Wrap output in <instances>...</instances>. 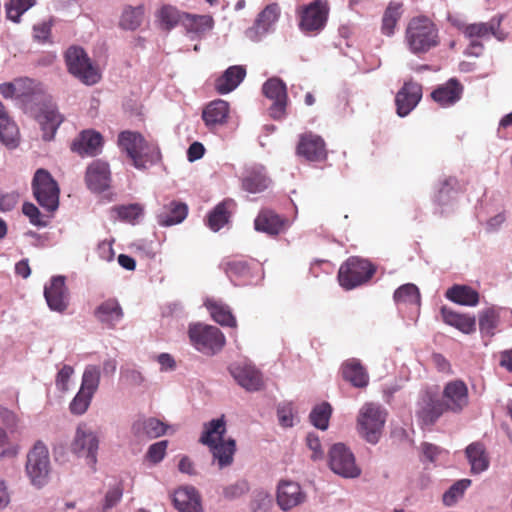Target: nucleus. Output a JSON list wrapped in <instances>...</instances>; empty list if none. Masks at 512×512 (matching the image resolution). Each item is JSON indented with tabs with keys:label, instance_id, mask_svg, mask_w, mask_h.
Instances as JSON below:
<instances>
[{
	"label": "nucleus",
	"instance_id": "bb28decb",
	"mask_svg": "<svg viewBox=\"0 0 512 512\" xmlns=\"http://www.w3.org/2000/svg\"><path fill=\"white\" fill-rule=\"evenodd\" d=\"M188 214V206L178 200H168L157 213V221L160 226L168 227L182 223Z\"/></svg>",
	"mask_w": 512,
	"mask_h": 512
},
{
	"label": "nucleus",
	"instance_id": "69168bd1",
	"mask_svg": "<svg viewBox=\"0 0 512 512\" xmlns=\"http://www.w3.org/2000/svg\"><path fill=\"white\" fill-rule=\"evenodd\" d=\"M19 200V194L16 192L3 193L0 191V211H11Z\"/></svg>",
	"mask_w": 512,
	"mask_h": 512
},
{
	"label": "nucleus",
	"instance_id": "338daca9",
	"mask_svg": "<svg viewBox=\"0 0 512 512\" xmlns=\"http://www.w3.org/2000/svg\"><path fill=\"white\" fill-rule=\"evenodd\" d=\"M306 442H307L308 448L313 452L312 456H311L312 459L313 460L322 459L324 452L322 450L319 437L315 434L310 433L307 435Z\"/></svg>",
	"mask_w": 512,
	"mask_h": 512
},
{
	"label": "nucleus",
	"instance_id": "72a5a7b5",
	"mask_svg": "<svg viewBox=\"0 0 512 512\" xmlns=\"http://www.w3.org/2000/svg\"><path fill=\"white\" fill-rule=\"evenodd\" d=\"M226 275L237 285L250 282L252 278L251 264L244 259H231L222 263Z\"/></svg>",
	"mask_w": 512,
	"mask_h": 512
},
{
	"label": "nucleus",
	"instance_id": "412c9836",
	"mask_svg": "<svg viewBox=\"0 0 512 512\" xmlns=\"http://www.w3.org/2000/svg\"><path fill=\"white\" fill-rule=\"evenodd\" d=\"M230 372L236 382L249 392L259 391L264 387L261 372L250 364L234 365Z\"/></svg>",
	"mask_w": 512,
	"mask_h": 512
},
{
	"label": "nucleus",
	"instance_id": "4468645a",
	"mask_svg": "<svg viewBox=\"0 0 512 512\" xmlns=\"http://www.w3.org/2000/svg\"><path fill=\"white\" fill-rule=\"evenodd\" d=\"M442 402L448 412L460 413L469 404L468 387L462 380L449 381L442 392Z\"/></svg>",
	"mask_w": 512,
	"mask_h": 512
},
{
	"label": "nucleus",
	"instance_id": "1a4fd4ad",
	"mask_svg": "<svg viewBox=\"0 0 512 512\" xmlns=\"http://www.w3.org/2000/svg\"><path fill=\"white\" fill-rule=\"evenodd\" d=\"M26 471L32 483L38 487L45 484L50 471L47 446L37 441L27 455Z\"/></svg>",
	"mask_w": 512,
	"mask_h": 512
},
{
	"label": "nucleus",
	"instance_id": "8fccbe9b",
	"mask_svg": "<svg viewBox=\"0 0 512 512\" xmlns=\"http://www.w3.org/2000/svg\"><path fill=\"white\" fill-rule=\"evenodd\" d=\"M144 8L143 6L128 7L124 10L121 17V26L125 29L135 30L138 28L143 20Z\"/></svg>",
	"mask_w": 512,
	"mask_h": 512
},
{
	"label": "nucleus",
	"instance_id": "ddd939ff",
	"mask_svg": "<svg viewBox=\"0 0 512 512\" xmlns=\"http://www.w3.org/2000/svg\"><path fill=\"white\" fill-rule=\"evenodd\" d=\"M98 444L99 440L94 432L87 429L85 425H79L71 443V450L77 455L85 456L88 465L94 468L97 462Z\"/></svg>",
	"mask_w": 512,
	"mask_h": 512
},
{
	"label": "nucleus",
	"instance_id": "f3484780",
	"mask_svg": "<svg viewBox=\"0 0 512 512\" xmlns=\"http://www.w3.org/2000/svg\"><path fill=\"white\" fill-rule=\"evenodd\" d=\"M305 500L301 486L291 480H281L277 485L276 501L283 511H289Z\"/></svg>",
	"mask_w": 512,
	"mask_h": 512
},
{
	"label": "nucleus",
	"instance_id": "a878e982",
	"mask_svg": "<svg viewBox=\"0 0 512 512\" xmlns=\"http://www.w3.org/2000/svg\"><path fill=\"white\" fill-rule=\"evenodd\" d=\"M287 219L271 209H262L254 220L255 230L269 235H278L285 231Z\"/></svg>",
	"mask_w": 512,
	"mask_h": 512
},
{
	"label": "nucleus",
	"instance_id": "3c124183",
	"mask_svg": "<svg viewBox=\"0 0 512 512\" xmlns=\"http://www.w3.org/2000/svg\"><path fill=\"white\" fill-rule=\"evenodd\" d=\"M101 371L96 365H88L82 376L81 389L95 394L100 383Z\"/></svg>",
	"mask_w": 512,
	"mask_h": 512
},
{
	"label": "nucleus",
	"instance_id": "423d86ee",
	"mask_svg": "<svg viewBox=\"0 0 512 512\" xmlns=\"http://www.w3.org/2000/svg\"><path fill=\"white\" fill-rule=\"evenodd\" d=\"M32 191L38 204L48 212H54L59 206L60 189L50 172L40 168L32 179Z\"/></svg>",
	"mask_w": 512,
	"mask_h": 512
},
{
	"label": "nucleus",
	"instance_id": "09e8293b",
	"mask_svg": "<svg viewBox=\"0 0 512 512\" xmlns=\"http://www.w3.org/2000/svg\"><path fill=\"white\" fill-rule=\"evenodd\" d=\"M0 140L10 148H15L18 145L19 130L11 119L0 123Z\"/></svg>",
	"mask_w": 512,
	"mask_h": 512
},
{
	"label": "nucleus",
	"instance_id": "c85d7f7f",
	"mask_svg": "<svg viewBox=\"0 0 512 512\" xmlns=\"http://www.w3.org/2000/svg\"><path fill=\"white\" fill-rule=\"evenodd\" d=\"M86 183L92 191L102 192L109 187V165L100 160L93 161L86 171Z\"/></svg>",
	"mask_w": 512,
	"mask_h": 512
},
{
	"label": "nucleus",
	"instance_id": "cd10ccee",
	"mask_svg": "<svg viewBox=\"0 0 512 512\" xmlns=\"http://www.w3.org/2000/svg\"><path fill=\"white\" fill-rule=\"evenodd\" d=\"M103 144L102 135L94 130H84L71 144V150L78 155L95 156Z\"/></svg>",
	"mask_w": 512,
	"mask_h": 512
},
{
	"label": "nucleus",
	"instance_id": "a18cd8bd",
	"mask_svg": "<svg viewBox=\"0 0 512 512\" xmlns=\"http://www.w3.org/2000/svg\"><path fill=\"white\" fill-rule=\"evenodd\" d=\"M184 13L175 6L163 5L159 9L157 17L164 29L171 30L179 23L183 25Z\"/></svg>",
	"mask_w": 512,
	"mask_h": 512
},
{
	"label": "nucleus",
	"instance_id": "7c9ffc66",
	"mask_svg": "<svg viewBox=\"0 0 512 512\" xmlns=\"http://www.w3.org/2000/svg\"><path fill=\"white\" fill-rule=\"evenodd\" d=\"M173 503L179 512H201V498L194 487H180L174 492Z\"/></svg>",
	"mask_w": 512,
	"mask_h": 512
},
{
	"label": "nucleus",
	"instance_id": "052dcab7",
	"mask_svg": "<svg viewBox=\"0 0 512 512\" xmlns=\"http://www.w3.org/2000/svg\"><path fill=\"white\" fill-rule=\"evenodd\" d=\"M22 212L29 218L31 224L35 226H46V222L43 220L40 210L33 203H24Z\"/></svg>",
	"mask_w": 512,
	"mask_h": 512
},
{
	"label": "nucleus",
	"instance_id": "ea45409f",
	"mask_svg": "<svg viewBox=\"0 0 512 512\" xmlns=\"http://www.w3.org/2000/svg\"><path fill=\"white\" fill-rule=\"evenodd\" d=\"M500 25V20L491 19L489 22H480L473 24H464L459 30L470 40L486 39L491 35H496V30Z\"/></svg>",
	"mask_w": 512,
	"mask_h": 512
},
{
	"label": "nucleus",
	"instance_id": "9d476101",
	"mask_svg": "<svg viewBox=\"0 0 512 512\" xmlns=\"http://www.w3.org/2000/svg\"><path fill=\"white\" fill-rule=\"evenodd\" d=\"M329 467L344 478H356L361 470L355 463L353 453L342 443L334 444L329 451Z\"/></svg>",
	"mask_w": 512,
	"mask_h": 512
},
{
	"label": "nucleus",
	"instance_id": "de8ad7c7",
	"mask_svg": "<svg viewBox=\"0 0 512 512\" xmlns=\"http://www.w3.org/2000/svg\"><path fill=\"white\" fill-rule=\"evenodd\" d=\"M331 406L329 403H322L317 405L310 413L311 423L318 429L326 430L328 428L329 419L331 416Z\"/></svg>",
	"mask_w": 512,
	"mask_h": 512
},
{
	"label": "nucleus",
	"instance_id": "0eeeda50",
	"mask_svg": "<svg viewBox=\"0 0 512 512\" xmlns=\"http://www.w3.org/2000/svg\"><path fill=\"white\" fill-rule=\"evenodd\" d=\"M386 421V413L379 405L366 403L360 410L358 426L360 434L370 443L378 442Z\"/></svg>",
	"mask_w": 512,
	"mask_h": 512
},
{
	"label": "nucleus",
	"instance_id": "dca6fc26",
	"mask_svg": "<svg viewBox=\"0 0 512 512\" xmlns=\"http://www.w3.org/2000/svg\"><path fill=\"white\" fill-rule=\"evenodd\" d=\"M281 14L277 3L267 5L257 16L252 27L246 30V36L252 41H259L276 24Z\"/></svg>",
	"mask_w": 512,
	"mask_h": 512
},
{
	"label": "nucleus",
	"instance_id": "603ef678",
	"mask_svg": "<svg viewBox=\"0 0 512 512\" xmlns=\"http://www.w3.org/2000/svg\"><path fill=\"white\" fill-rule=\"evenodd\" d=\"M394 300L396 303L417 304L420 300L419 289L414 284H404L394 292Z\"/></svg>",
	"mask_w": 512,
	"mask_h": 512
},
{
	"label": "nucleus",
	"instance_id": "774afa93",
	"mask_svg": "<svg viewBox=\"0 0 512 512\" xmlns=\"http://www.w3.org/2000/svg\"><path fill=\"white\" fill-rule=\"evenodd\" d=\"M279 423L283 427L293 426V414L290 406H282L277 410Z\"/></svg>",
	"mask_w": 512,
	"mask_h": 512
},
{
	"label": "nucleus",
	"instance_id": "e2e57ef3",
	"mask_svg": "<svg viewBox=\"0 0 512 512\" xmlns=\"http://www.w3.org/2000/svg\"><path fill=\"white\" fill-rule=\"evenodd\" d=\"M73 373L74 370L69 365H64L60 369L56 377V386L60 391L66 392L68 390V382Z\"/></svg>",
	"mask_w": 512,
	"mask_h": 512
},
{
	"label": "nucleus",
	"instance_id": "5fc2aeb1",
	"mask_svg": "<svg viewBox=\"0 0 512 512\" xmlns=\"http://www.w3.org/2000/svg\"><path fill=\"white\" fill-rule=\"evenodd\" d=\"M93 396L94 394L91 392L80 388L69 405L70 412L74 415L84 414L87 411Z\"/></svg>",
	"mask_w": 512,
	"mask_h": 512
},
{
	"label": "nucleus",
	"instance_id": "4c0bfd02",
	"mask_svg": "<svg viewBox=\"0 0 512 512\" xmlns=\"http://www.w3.org/2000/svg\"><path fill=\"white\" fill-rule=\"evenodd\" d=\"M445 297L459 305L476 306L479 303L480 295L478 291L468 285L455 284L446 291Z\"/></svg>",
	"mask_w": 512,
	"mask_h": 512
},
{
	"label": "nucleus",
	"instance_id": "c03bdc74",
	"mask_svg": "<svg viewBox=\"0 0 512 512\" xmlns=\"http://www.w3.org/2000/svg\"><path fill=\"white\" fill-rule=\"evenodd\" d=\"M205 307L211 314L213 320L222 326L236 327V319L229 307L220 300L207 299Z\"/></svg>",
	"mask_w": 512,
	"mask_h": 512
},
{
	"label": "nucleus",
	"instance_id": "f257e3e1",
	"mask_svg": "<svg viewBox=\"0 0 512 512\" xmlns=\"http://www.w3.org/2000/svg\"><path fill=\"white\" fill-rule=\"evenodd\" d=\"M226 422L224 416L204 423L199 442L209 448L213 460L220 469L232 464L236 451V442L232 438L225 439Z\"/></svg>",
	"mask_w": 512,
	"mask_h": 512
},
{
	"label": "nucleus",
	"instance_id": "b1692460",
	"mask_svg": "<svg viewBox=\"0 0 512 512\" xmlns=\"http://www.w3.org/2000/svg\"><path fill=\"white\" fill-rule=\"evenodd\" d=\"M464 86L456 78L436 87L431 93L432 99L442 107H449L457 103L463 95Z\"/></svg>",
	"mask_w": 512,
	"mask_h": 512
},
{
	"label": "nucleus",
	"instance_id": "4be33fe9",
	"mask_svg": "<svg viewBox=\"0 0 512 512\" xmlns=\"http://www.w3.org/2000/svg\"><path fill=\"white\" fill-rule=\"evenodd\" d=\"M34 118L39 123L43 131V139L46 141H50L54 138L58 127L64 120L57 108L50 104L41 106L39 110L34 113Z\"/></svg>",
	"mask_w": 512,
	"mask_h": 512
},
{
	"label": "nucleus",
	"instance_id": "58836bf2",
	"mask_svg": "<svg viewBox=\"0 0 512 512\" xmlns=\"http://www.w3.org/2000/svg\"><path fill=\"white\" fill-rule=\"evenodd\" d=\"M187 33L195 34L199 37L204 36L214 27V19L211 15H198L192 13H184L182 25Z\"/></svg>",
	"mask_w": 512,
	"mask_h": 512
},
{
	"label": "nucleus",
	"instance_id": "6ab92c4d",
	"mask_svg": "<svg viewBox=\"0 0 512 512\" xmlns=\"http://www.w3.org/2000/svg\"><path fill=\"white\" fill-rule=\"evenodd\" d=\"M418 405L416 416L425 426L433 425L445 412H448L442 400L430 393L423 395Z\"/></svg>",
	"mask_w": 512,
	"mask_h": 512
},
{
	"label": "nucleus",
	"instance_id": "a19ab883",
	"mask_svg": "<svg viewBox=\"0 0 512 512\" xmlns=\"http://www.w3.org/2000/svg\"><path fill=\"white\" fill-rule=\"evenodd\" d=\"M441 314L446 324L465 334L473 333L476 330V320L473 316L460 314L446 307L441 309Z\"/></svg>",
	"mask_w": 512,
	"mask_h": 512
},
{
	"label": "nucleus",
	"instance_id": "9b49d317",
	"mask_svg": "<svg viewBox=\"0 0 512 512\" xmlns=\"http://www.w3.org/2000/svg\"><path fill=\"white\" fill-rule=\"evenodd\" d=\"M328 14L327 0H315L299 12V28L304 32H318L326 25Z\"/></svg>",
	"mask_w": 512,
	"mask_h": 512
},
{
	"label": "nucleus",
	"instance_id": "c756f323",
	"mask_svg": "<svg viewBox=\"0 0 512 512\" xmlns=\"http://www.w3.org/2000/svg\"><path fill=\"white\" fill-rule=\"evenodd\" d=\"M236 203L233 199L227 198L218 203L207 215L206 224L214 232L219 231L229 223Z\"/></svg>",
	"mask_w": 512,
	"mask_h": 512
},
{
	"label": "nucleus",
	"instance_id": "473e14b6",
	"mask_svg": "<svg viewBox=\"0 0 512 512\" xmlns=\"http://www.w3.org/2000/svg\"><path fill=\"white\" fill-rule=\"evenodd\" d=\"M246 76V69L241 65L227 68L224 73L215 80V90L219 94H227L235 90Z\"/></svg>",
	"mask_w": 512,
	"mask_h": 512
},
{
	"label": "nucleus",
	"instance_id": "39448f33",
	"mask_svg": "<svg viewBox=\"0 0 512 512\" xmlns=\"http://www.w3.org/2000/svg\"><path fill=\"white\" fill-rule=\"evenodd\" d=\"M189 339L192 345L201 353L214 355L225 345V336L221 330L212 325L195 323L189 326Z\"/></svg>",
	"mask_w": 512,
	"mask_h": 512
},
{
	"label": "nucleus",
	"instance_id": "6e6552de",
	"mask_svg": "<svg viewBox=\"0 0 512 512\" xmlns=\"http://www.w3.org/2000/svg\"><path fill=\"white\" fill-rule=\"evenodd\" d=\"M65 62L68 71L87 85L96 84L100 74L90 62L83 48L72 46L65 53Z\"/></svg>",
	"mask_w": 512,
	"mask_h": 512
},
{
	"label": "nucleus",
	"instance_id": "bf43d9fd",
	"mask_svg": "<svg viewBox=\"0 0 512 512\" xmlns=\"http://www.w3.org/2000/svg\"><path fill=\"white\" fill-rule=\"evenodd\" d=\"M459 186L458 180L455 177H449L444 180L441 188L439 189L437 201L440 205L448 203V196L451 191H457Z\"/></svg>",
	"mask_w": 512,
	"mask_h": 512
},
{
	"label": "nucleus",
	"instance_id": "79ce46f5",
	"mask_svg": "<svg viewBox=\"0 0 512 512\" xmlns=\"http://www.w3.org/2000/svg\"><path fill=\"white\" fill-rule=\"evenodd\" d=\"M13 99H20L24 102L36 98L42 94L40 85L31 78L19 77L12 81Z\"/></svg>",
	"mask_w": 512,
	"mask_h": 512
},
{
	"label": "nucleus",
	"instance_id": "13d9d810",
	"mask_svg": "<svg viewBox=\"0 0 512 512\" xmlns=\"http://www.w3.org/2000/svg\"><path fill=\"white\" fill-rule=\"evenodd\" d=\"M168 441L162 440L152 444L146 453V458L153 464H157L163 460L166 455Z\"/></svg>",
	"mask_w": 512,
	"mask_h": 512
},
{
	"label": "nucleus",
	"instance_id": "4d7b16f0",
	"mask_svg": "<svg viewBox=\"0 0 512 512\" xmlns=\"http://www.w3.org/2000/svg\"><path fill=\"white\" fill-rule=\"evenodd\" d=\"M116 211L118 217L123 220L130 223H134L136 219H138L142 213L143 208L140 204H129V205H122L117 206L114 208Z\"/></svg>",
	"mask_w": 512,
	"mask_h": 512
},
{
	"label": "nucleus",
	"instance_id": "f704fd0d",
	"mask_svg": "<svg viewBox=\"0 0 512 512\" xmlns=\"http://www.w3.org/2000/svg\"><path fill=\"white\" fill-rule=\"evenodd\" d=\"M465 455L471 466L472 474H480L489 468L490 458L483 443L469 444L465 449Z\"/></svg>",
	"mask_w": 512,
	"mask_h": 512
},
{
	"label": "nucleus",
	"instance_id": "37998d69",
	"mask_svg": "<svg viewBox=\"0 0 512 512\" xmlns=\"http://www.w3.org/2000/svg\"><path fill=\"white\" fill-rule=\"evenodd\" d=\"M402 14L403 3L394 0L390 1L382 16L381 33L389 37L394 35Z\"/></svg>",
	"mask_w": 512,
	"mask_h": 512
},
{
	"label": "nucleus",
	"instance_id": "49530a36",
	"mask_svg": "<svg viewBox=\"0 0 512 512\" xmlns=\"http://www.w3.org/2000/svg\"><path fill=\"white\" fill-rule=\"evenodd\" d=\"M498 324L499 314L494 308H487L480 313L479 329L483 336L493 337Z\"/></svg>",
	"mask_w": 512,
	"mask_h": 512
},
{
	"label": "nucleus",
	"instance_id": "e433bc0d",
	"mask_svg": "<svg viewBox=\"0 0 512 512\" xmlns=\"http://www.w3.org/2000/svg\"><path fill=\"white\" fill-rule=\"evenodd\" d=\"M132 430L135 436L139 438L154 439L166 433L167 425L156 418H146L137 420Z\"/></svg>",
	"mask_w": 512,
	"mask_h": 512
},
{
	"label": "nucleus",
	"instance_id": "a211bd4d",
	"mask_svg": "<svg viewBox=\"0 0 512 512\" xmlns=\"http://www.w3.org/2000/svg\"><path fill=\"white\" fill-rule=\"evenodd\" d=\"M421 98L422 86L413 81L405 82L395 97L397 114L400 117L407 116L417 106Z\"/></svg>",
	"mask_w": 512,
	"mask_h": 512
},
{
	"label": "nucleus",
	"instance_id": "2f4dec72",
	"mask_svg": "<svg viewBox=\"0 0 512 512\" xmlns=\"http://www.w3.org/2000/svg\"><path fill=\"white\" fill-rule=\"evenodd\" d=\"M229 103L222 99L210 102L202 111V119L205 125L212 129L218 125H224L229 118Z\"/></svg>",
	"mask_w": 512,
	"mask_h": 512
},
{
	"label": "nucleus",
	"instance_id": "5701e85b",
	"mask_svg": "<svg viewBox=\"0 0 512 512\" xmlns=\"http://www.w3.org/2000/svg\"><path fill=\"white\" fill-rule=\"evenodd\" d=\"M44 296L49 308L53 311L63 312L68 307V294L63 276H55L50 284L45 286Z\"/></svg>",
	"mask_w": 512,
	"mask_h": 512
},
{
	"label": "nucleus",
	"instance_id": "7ed1b4c3",
	"mask_svg": "<svg viewBox=\"0 0 512 512\" xmlns=\"http://www.w3.org/2000/svg\"><path fill=\"white\" fill-rule=\"evenodd\" d=\"M118 145L127 153L133 166L137 169H146L148 164H154L161 158L158 145L147 141L138 132H121L118 136Z\"/></svg>",
	"mask_w": 512,
	"mask_h": 512
},
{
	"label": "nucleus",
	"instance_id": "2eb2a0df",
	"mask_svg": "<svg viewBox=\"0 0 512 512\" xmlns=\"http://www.w3.org/2000/svg\"><path fill=\"white\" fill-rule=\"evenodd\" d=\"M296 154L310 162H320L327 158L324 140L312 132H305L299 136Z\"/></svg>",
	"mask_w": 512,
	"mask_h": 512
},
{
	"label": "nucleus",
	"instance_id": "0e129e2a",
	"mask_svg": "<svg viewBox=\"0 0 512 512\" xmlns=\"http://www.w3.org/2000/svg\"><path fill=\"white\" fill-rule=\"evenodd\" d=\"M52 29V21H43L34 26V38L39 42H46L49 40Z\"/></svg>",
	"mask_w": 512,
	"mask_h": 512
},
{
	"label": "nucleus",
	"instance_id": "c9c22d12",
	"mask_svg": "<svg viewBox=\"0 0 512 512\" xmlns=\"http://www.w3.org/2000/svg\"><path fill=\"white\" fill-rule=\"evenodd\" d=\"M341 372L344 380L351 383L354 387L364 388L368 385V373L358 359L351 358L346 360L341 366Z\"/></svg>",
	"mask_w": 512,
	"mask_h": 512
},
{
	"label": "nucleus",
	"instance_id": "20e7f679",
	"mask_svg": "<svg viewBox=\"0 0 512 512\" xmlns=\"http://www.w3.org/2000/svg\"><path fill=\"white\" fill-rule=\"evenodd\" d=\"M375 272L376 267L370 261L351 256L341 264L337 278L341 287L351 290L368 282Z\"/></svg>",
	"mask_w": 512,
	"mask_h": 512
},
{
	"label": "nucleus",
	"instance_id": "aec40b11",
	"mask_svg": "<svg viewBox=\"0 0 512 512\" xmlns=\"http://www.w3.org/2000/svg\"><path fill=\"white\" fill-rule=\"evenodd\" d=\"M240 180L242 188L253 194L263 192L270 184L265 167L259 164L245 167Z\"/></svg>",
	"mask_w": 512,
	"mask_h": 512
},
{
	"label": "nucleus",
	"instance_id": "393cba45",
	"mask_svg": "<svg viewBox=\"0 0 512 512\" xmlns=\"http://www.w3.org/2000/svg\"><path fill=\"white\" fill-rule=\"evenodd\" d=\"M93 314L101 324L109 329L115 328L124 317V311L116 298H108L101 302Z\"/></svg>",
	"mask_w": 512,
	"mask_h": 512
},
{
	"label": "nucleus",
	"instance_id": "f03ea898",
	"mask_svg": "<svg viewBox=\"0 0 512 512\" xmlns=\"http://www.w3.org/2000/svg\"><path fill=\"white\" fill-rule=\"evenodd\" d=\"M404 39L409 51L421 56L439 46V29L430 17L414 16L407 22Z\"/></svg>",
	"mask_w": 512,
	"mask_h": 512
},
{
	"label": "nucleus",
	"instance_id": "f8f14e48",
	"mask_svg": "<svg viewBox=\"0 0 512 512\" xmlns=\"http://www.w3.org/2000/svg\"><path fill=\"white\" fill-rule=\"evenodd\" d=\"M262 92L273 102L269 108L270 116L276 120L283 118L288 102L285 83L279 78H270L263 84Z\"/></svg>",
	"mask_w": 512,
	"mask_h": 512
},
{
	"label": "nucleus",
	"instance_id": "6e6d98bb",
	"mask_svg": "<svg viewBox=\"0 0 512 512\" xmlns=\"http://www.w3.org/2000/svg\"><path fill=\"white\" fill-rule=\"evenodd\" d=\"M471 485L470 479H461L455 482L443 495V502L446 506H452L461 498L465 490Z\"/></svg>",
	"mask_w": 512,
	"mask_h": 512
},
{
	"label": "nucleus",
	"instance_id": "864d4df0",
	"mask_svg": "<svg viewBox=\"0 0 512 512\" xmlns=\"http://www.w3.org/2000/svg\"><path fill=\"white\" fill-rule=\"evenodd\" d=\"M35 4L36 0H10L6 4L7 17L14 22H19L20 17Z\"/></svg>",
	"mask_w": 512,
	"mask_h": 512
},
{
	"label": "nucleus",
	"instance_id": "680f3d73",
	"mask_svg": "<svg viewBox=\"0 0 512 512\" xmlns=\"http://www.w3.org/2000/svg\"><path fill=\"white\" fill-rule=\"evenodd\" d=\"M123 490L120 486H116L108 490L105 495V501L103 505V512H107L113 508L122 498Z\"/></svg>",
	"mask_w": 512,
	"mask_h": 512
}]
</instances>
